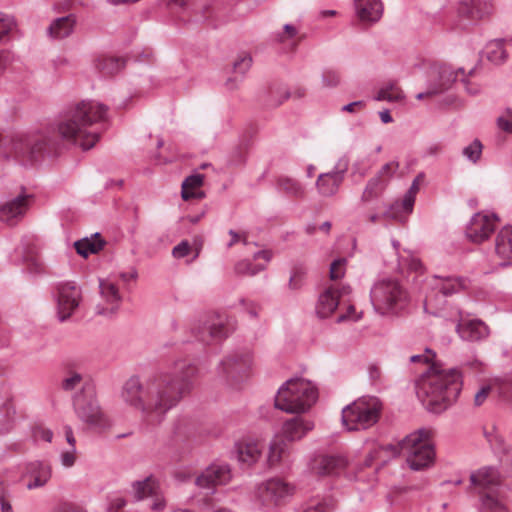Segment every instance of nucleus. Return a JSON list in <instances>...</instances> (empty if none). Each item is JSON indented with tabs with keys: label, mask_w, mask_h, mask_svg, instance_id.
<instances>
[{
	"label": "nucleus",
	"mask_w": 512,
	"mask_h": 512,
	"mask_svg": "<svg viewBox=\"0 0 512 512\" xmlns=\"http://www.w3.org/2000/svg\"><path fill=\"white\" fill-rule=\"evenodd\" d=\"M73 404L77 417L90 427L105 429L110 426V421L101 409L92 386H83L81 392L74 396Z\"/></svg>",
	"instance_id": "obj_11"
},
{
	"label": "nucleus",
	"mask_w": 512,
	"mask_h": 512,
	"mask_svg": "<svg viewBox=\"0 0 512 512\" xmlns=\"http://www.w3.org/2000/svg\"><path fill=\"white\" fill-rule=\"evenodd\" d=\"M405 98L402 89L395 83L389 82L380 88L375 100L377 101H388V102H400Z\"/></svg>",
	"instance_id": "obj_40"
},
{
	"label": "nucleus",
	"mask_w": 512,
	"mask_h": 512,
	"mask_svg": "<svg viewBox=\"0 0 512 512\" xmlns=\"http://www.w3.org/2000/svg\"><path fill=\"white\" fill-rule=\"evenodd\" d=\"M399 169V162L398 161H390L384 164L378 172L375 174L376 177L383 180L386 184H389L390 181L393 179L394 175Z\"/></svg>",
	"instance_id": "obj_45"
},
{
	"label": "nucleus",
	"mask_w": 512,
	"mask_h": 512,
	"mask_svg": "<svg viewBox=\"0 0 512 512\" xmlns=\"http://www.w3.org/2000/svg\"><path fill=\"white\" fill-rule=\"evenodd\" d=\"M82 383V375L77 372H73L65 377L62 381V388L65 391H72L76 389Z\"/></svg>",
	"instance_id": "obj_53"
},
{
	"label": "nucleus",
	"mask_w": 512,
	"mask_h": 512,
	"mask_svg": "<svg viewBox=\"0 0 512 512\" xmlns=\"http://www.w3.org/2000/svg\"><path fill=\"white\" fill-rule=\"evenodd\" d=\"M252 364L253 358L249 350L237 351L219 363L217 373L227 384L234 386L247 377Z\"/></svg>",
	"instance_id": "obj_12"
},
{
	"label": "nucleus",
	"mask_w": 512,
	"mask_h": 512,
	"mask_svg": "<svg viewBox=\"0 0 512 512\" xmlns=\"http://www.w3.org/2000/svg\"><path fill=\"white\" fill-rule=\"evenodd\" d=\"M498 221L499 218L495 213H475L466 227L467 238L474 243L486 241L495 231Z\"/></svg>",
	"instance_id": "obj_14"
},
{
	"label": "nucleus",
	"mask_w": 512,
	"mask_h": 512,
	"mask_svg": "<svg viewBox=\"0 0 512 512\" xmlns=\"http://www.w3.org/2000/svg\"><path fill=\"white\" fill-rule=\"evenodd\" d=\"M99 289L102 300L106 303V307L98 305L97 313L101 315H112L114 314L121 302L122 295L117 285L115 277H108L107 279L99 280Z\"/></svg>",
	"instance_id": "obj_18"
},
{
	"label": "nucleus",
	"mask_w": 512,
	"mask_h": 512,
	"mask_svg": "<svg viewBox=\"0 0 512 512\" xmlns=\"http://www.w3.org/2000/svg\"><path fill=\"white\" fill-rule=\"evenodd\" d=\"M431 76L437 80L431 82L433 88L429 93H442L448 90L457 79V72L447 65H432Z\"/></svg>",
	"instance_id": "obj_29"
},
{
	"label": "nucleus",
	"mask_w": 512,
	"mask_h": 512,
	"mask_svg": "<svg viewBox=\"0 0 512 512\" xmlns=\"http://www.w3.org/2000/svg\"><path fill=\"white\" fill-rule=\"evenodd\" d=\"M106 114L107 107L103 104L92 100L81 101L62 116L55 131L59 138L88 150L98 141V124L106 119Z\"/></svg>",
	"instance_id": "obj_2"
},
{
	"label": "nucleus",
	"mask_w": 512,
	"mask_h": 512,
	"mask_svg": "<svg viewBox=\"0 0 512 512\" xmlns=\"http://www.w3.org/2000/svg\"><path fill=\"white\" fill-rule=\"evenodd\" d=\"M338 304V295L335 288L330 287L319 296L316 313L320 318H327L335 311Z\"/></svg>",
	"instance_id": "obj_31"
},
{
	"label": "nucleus",
	"mask_w": 512,
	"mask_h": 512,
	"mask_svg": "<svg viewBox=\"0 0 512 512\" xmlns=\"http://www.w3.org/2000/svg\"><path fill=\"white\" fill-rule=\"evenodd\" d=\"M436 357V353L426 348L423 354H417L410 357V362L412 363H424V364H430L434 361Z\"/></svg>",
	"instance_id": "obj_57"
},
{
	"label": "nucleus",
	"mask_w": 512,
	"mask_h": 512,
	"mask_svg": "<svg viewBox=\"0 0 512 512\" xmlns=\"http://www.w3.org/2000/svg\"><path fill=\"white\" fill-rule=\"evenodd\" d=\"M263 448V444L254 439H242L235 444L238 461L247 466H251L259 460Z\"/></svg>",
	"instance_id": "obj_27"
},
{
	"label": "nucleus",
	"mask_w": 512,
	"mask_h": 512,
	"mask_svg": "<svg viewBox=\"0 0 512 512\" xmlns=\"http://www.w3.org/2000/svg\"><path fill=\"white\" fill-rule=\"evenodd\" d=\"M470 482L478 497V512H508L497 469L482 467L471 473Z\"/></svg>",
	"instance_id": "obj_5"
},
{
	"label": "nucleus",
	"mask_w": 512,
	"mask_h": 512,
	"mask_svg": "<svg viewBox=\"0 0 512 512\" xmlns=\"http://www.w3.org/2000/svg\"><path fill=\"white\" fill-rule=\"evenodd\" d=\"M136 500L151 497L153 502L151 510L159 512L166 507V501L160 491L158 481L153 477H147L142 481H136L132 485Z\"/></svg>",
	"instance_id": "obj_20"
},
{
	"label": "nucleus",
	"mask_w": 512,
	"mask_h": 512,
	"mask_svg": "<svg viewBox=\"0 0 512 512\" xmlns=\"http://www.w3.org/2000/svg\"><path fill=\"white\" fill-rule=\"evenodd\" d=\"M104 246V242L100 239L98 233L91 238H83L74 243L77 253L83 257L99 252Z\"/></svg>",
	"instance_id": "obj_36"
},
{
	"label": "nucleus",
	"mask_w": 512,
	"mask_h": 512,
	"mask_svg": "<svg viewBox=\"0 0 512 512\" xmlns=\"http://www.w3.org/2000/svg\"><path fill=\"white\" fill-rule=\"evenodd\" d=\"M52 477V467L48 462L34 460L26 463L21 472V479L25 481L28 490L44 487Z\"/></svg>",
	"instance_id": "obj_17"
},
{
	"label": "nucleus",
	"mask_w": 512,
	"mask_h": 512,
	"mask_svg": "<svg viewBox=\"0 0 512 512\" xmlns=\"http://www.w3.org/2000/svg\"><path fill=\"white\" fill-rule=\"evenodd\" d=\"M14 413L13 404L8 397L0 401V432H4L10 428Z\"/></svg>",
	"instance_id": "obj_41"
},
{
	"label": "nucleus",
	"mask_w": 512,
	"mask_h": 512,
	"mask_svg": "<svg viewBox=\"0 0 512 512\" xmlns=\"http://www.w3.org/2000/svg\"><path fill=\"white\" fill-rule=\"evenodd\" d=\"M99 66L105 74H114L124 67V61L114 57H107L99 62Z\"/></svg>",
	"instance_id": "obj_46"
},
{
	"label": "nucleus",
	"mask_w": 512,
	"mask_h": 512,
	"mask_svg": "<svg viewBox=\"0 0 512 512\" xmlns=\"http://www.w3.org/2000/svg\"><path fill=\"white\" fill-rule=\"evenodd\" d=\"M55 145V140L42 134L17 133L8 140L0 138V153L20 159L24 164H33L44 152H51Z\"/></svg>",
	"instance_id": "obj_6"
},
{
	"label": "nucleus",
	"mask_w": 512,
	"mask_h": 512,
	"mask_svg": "<svg viewBox=\"0 0 512 512\" xmlns=\"http://www.w3.org/2000/svg\"><path fill=\"white\" fill-rule=\"evenodd\" d=\"M462 390V374L457 368L439 369L434 364L417 383V396L433 413L445 411Z\"/></svg>",
	"instance_id": "obj_3"
},
{
	"label": "nucleus",
	"mask_w": 512,
	"mask_h": 512,
	"mask_svg": "<svg viewBox=\"0 0 512 512\" xmlns=\"http://www.w3.org/2000/svg\"><path fill=\"white\" fill-rule=\"evenodd\" d=\"M348 466V460L343 455H320L311 465V471L317 476H338Z\"/></svg>",
	"instance_id": "obj_21"
},
{
	"label": "nucleus",
	"mask_w": 512,
	"mask_h": 512,
	"mask_svg": "<svg viewBox=\"0 0 512 512\" xmlns=\"http://www.w3.org/2000/svg\"><path fill=\"white\" fill-rule=\"evenodd\" d=\"M348 167L349 160L342 157L336 162L331 171L320 174L316 181L318 193L324 197L334 196L344 181Z\"/></svg>",
	"instance_id": "obj_15"
},
{
	"label": "nucleus",
	"mask_w": 512,
	"mask_h": 512,
	"mask_svg": "<svg viewBox=\"0 0 512 512\" xmlns=\"http://www.w3.org/2000/svg\"><path fill=\"white\" fill-rule=\"evenodd\" d=\"M14 25L12 16L0 12V40L13 29Z\"/></svg>",
	"instance_id": "obj_55"
},
{
	"label": "nucleus",
	"mask_w": 512,
	"mask_h": 512,
	"mask_svg": "<svg viewBox=\"0 0 512 512\" xmlns=\"http://www.w3.org/2000/svg\"><path fill=\"white\" fill-rule=\"evenodd\" d=\"M33 437L36 441H45L50 443L53 438V432L43 426H37L33 430Z\"/></svg>",
	"instance_id": "obj_59"
},
{
	"label": "nucleus",
	"mask_w": 512,
	"mask_h": 512,
	"mask_svg": "<svg viewBox=\"0 0 512 512\" xmlns=\"http://www.w3.org/2000/svg\"><path fill=\"white\" fill-rule=\"evenodd\" d=\"M504 43V39H495L486 45L485 54L490 62L500 64L505 61L507 53L504 48Z\"/></svg>",
	"instance_id": "obj_39"
},
{
	"label": "nucleus",
	"mask_w": 512,
	"mask_h": 512,
	"mask_svg": "<svg viewBox=\"0 0 512 512\" xmlns=\"http://www.w3.org/2000/svg\"><path fill=\"white\" fill-rule=\"evenodd\" d=\"M294 493L295 487L292 484L280 478H271L256 487L255 505L259 509L272 511L290 501Z\"/></svg>",
	"instance_id": "obj_10"
},
{
	"label": "nucleus",
	"mask_w": 512,
	"mask_h": 512,
	"mask_svg": "<svg viewBox=\"0 0 512 512\" xmlns=\"http://www.w3.org/2000/svg\"><path fill=\"white\" fill-rule=\"evenodd\" d=\"M416 195L410 192H406L403 196V199L400 203L402 209L410 214L413 211L414 203H415ZM395 209L399 206V203L394 204Z\"/></svg>",
	"instance_id": "obj_61"
},
{
	"label": "nucleus",
	"mask_w": 512,
	"mask_h": 512,
	"mask_svg": "<svg viewBox=\"0 0 512 512\" xmlns=\"http://www.w3.org/2000/svg\"><path fill=\"white\" fill-rule=\"evenodd\" d=\"M251 65V56L249 54H243L233 64L234 73L243 76L250 69Z\"/></svg>",
	"instance_id": "obj_50"
},
{
	"label": "nucleus",
	"mask_w": 512,
	"mask_h": 512,
	"mask_svg": "<svg viewBox=\"0 0 512 512\" xmlns=\"http://www.w3.org/2000/svg\"><path fill=\"white\" fill-rule=\"evenodd\" d=\"M458 14L471 20H481L493 12L492 0H459Z\"/></svg>",
	"instance_id": "obj_24"
},
{
	"label": "nucleus",
	"mask_w": 512,
	"mask_h": 512,
	"mask_svg": "<svg viewBox=\"0 0 512 512\" xmlns=\"http://www.w3.org/2000/svg\"><path fill=\"white\" fill-rule=\"evenodd\" d=\"M81 290L71 282L59 283L54 291L56 316L60 322L68 320L79 307Z\"/></svg>",
	"instance_id": "obj_13"
},
{
	"label": "nucleus",
	"mask_w": 512,
	"mask_h": 512,
	"mask_svg": "<svg viewBox=\"0 0 512 512\" xmlns=\"http://www.w3.org/2000/svg\"><path fill=\"white\" fill-rule=\"evenodd\" d=\"M298 31L297 28L291 24H285L284 25V32L283 33H277L275 35V40L278 42H285L288 39H292L297 35Z\"/></svg>",
	"instance_id": "obj_62"
},
{
	"label": "nucleus",
	"mask_w": 512,
	"mask_h": 512,
	"mask_svg": "<svg viewBox=\"0 0 512 512\" xmlns=\"http://www.w3.org/2000/svg\"><path fill=\"white\" fill-rule=\"evenodd\" d=\"M492 391V386L490 384H483L476 391L473 399L474 406L479 407L483 405L486 400L489 398Z\"/></svg>",
	"instance_id": "obj_52"
},
{
	"label": "nucleus",
	"mask_w": 512,
	"mask_h": 512,
	"mask_svg": "<svg viewBox=\"0 0 512 512\" xmlns=\"http://www.w3.org/2000/svg\"><path fill=\"white\" fill-rule=\"evenodd\" d=\"M232 478L230 466L226 463H213L208 466L195 480V484L204 489H213L217 485H225Z\"/></svg>",
	"instance_id": "obj_19"
},
{
	"label": "nucleus",
	"mask_w": 512,
	"mask_h": 512,
	"mask_svg": "<svg viewBox=\"0 0 512 512\" xmlns=\"http://www.w3.org/2000/svg\"><path fill=\"white\" fill-rule=\"evenodd\" d=\"M322 85L326 88H335L340 84V75L336 70L325 69L321 76Z\"/></svg>",
	"instance_id": "obj_48"
},
{
	"label": "nucleus",
	"mask_w": 512,
	"mask_h": 512,
	"mask_svg": "<svg viewBox=\"0 0 512 512\" xmlns=\"http://www.w3.org/2000/svg\"><path fill=\"white\" fill-rule=\"evenodd\" d=\"M388 184H386L383 180L379 179L376 176H373L366 184L364 191L361 195V201L364 203H369L373 199H376L382 195V193L387 188Z\"/></svg>",
	"instance_id": "obj_37"
},
{
	"label": "nucleus",
	"mask_w": 512,
	"mask_h": 512,
	"mask_svg": "<svg viewBox=\"0 0 512 512\" xmlns=\"http://www.w3.org/2000/svg\"><path fill=\"white\" fill-rule=\"evenodd\" d=\"M30 203L29 195H19L0 206V220L13 226L26 213Z\"/></svg>",
	"instance_id": "obj_23"
},
{
	"label": "nucleus",
	"mask_w": 512,
	"mask_h": 512,
	"mask_svg": "<svg viewBox=\"0 0 512 512\" xmlns=\"http://www.w3.org/2000/svg\"><path fill=\"white\" fill-rule=\"evenodd\" d=\"M398 267L402 272L405 269L420 272L422 270V263L416 256L408 254L407 256L398 257Z\"/></svg>",
	"instance_id": "obj_44"
},
{
	"label": "nucleus",
	"mask_w": 512,
	"mask_h": 512,
	"mask_svg": "<svg viewBox=\"0 0 512 512\" xmlns=\"http://www.w3.org/2000/svg\"><path fill=\"white\" fill-rule=\"evenodd\" d=\"M288 441L281 436H276L269 445L267 461L269 466H276L289 456Z\"/></svg>",
	"instance_id": "obj_33"
},
{
	"label": "nucleus",
	"mask_w": 512,
	"mask_h": 512,
	"mask_svg": "<svg viewBox=\"0 0 512 512\" xmlns=\"http://www.w3.org/2000/svg\"><path fill=\"white\" fill-rule=\"evenodd\" d=\"M459 337L468 342H478L490 334L488 326L480 319L461 318L456 326Z\"/></svg>",
	"instance_id": "obj_22"
},
{
	"label": "nucleus",
	"mask_w": 512,
	"mask_h": 512,
	"mask_svg": "<svg viewBox=\"0 0 512 512\" xmlns=\"http://www.w3.org/2000/svg\"><path fill=\"white\" fill-rule=\"evenodd\" d=\"M196 373L191 361L178 359L144 382L138 376L130 377L123 384L120 396L124 403L141 413L145 425L156 426L190 392Z\"/></svg>",
	"instance_id": "obj_1"
},
{
	"label": "nucleus",
	"mask_w": 512,
	"mask_h": 512,
	"mask_svg": "<svg viewBox=\"0 0 512 512\" xmlns=\"http://www.w3.org/2000/svg\"><path fill=\"white\" fill-rule=\"evenodd\" d=\"M174 433L180 437H189L192 433L190 421L186 418H179L174 423Z\"/></svg>",
	"instance_id": "obj_51"
},
{
	"label": "nucleus",
	"mask_w": 512,
	"mask_h": 512,
	"mask_svg": "<svg viewBox=\"0 0 512 512\" xmlns=\"http://www.w3.org/2000/svg\"><path fill=\"white\" fill-rule=\"evenodd\" d=\"M400 449L406 457L407 465L414 471L426 469L434 462V447L425 429H419L407 435L400 442Z\"/></svg>",
	"instance_id": "obj_8"
},
{
	"label": "nucleus",
	"mask_w": 512,
	"mask_h": 512,
	"mask_svg": "<svg viewBox=\"0 0 512 512\" xmlns=\"http://www.w3.org/2000/svg\"><path fill=\"white\" fill-rule=\"evenodd\" d=\"M277 187L280 191L291 197L302 198L305 195V189L302 184L296 179L287 176H281L278 178Z\"/></svg>",
	"instance_id": "obj_38"
},
{
	"label": "nucleus",
	"mask_w": 512,
	"mask_h": 512,
	"mask_svg": "<svg viewBox=\"0 0 512 512\" xmlns=\"http://www.w3.org/2000/svg\"><path fill=\"white\" fill-rule=\"evenodd\" d=\"M381 218H385V219H399L397 213L395 212V206L394 205H391L389 207V209H387L383 214H378V213H372V214H369L368 216V220L371 222V223H376L378 222Z\"/></svg>",
	"instance_id": "obj_60"
},
{
	"label": "nucleus",
	"mask_w": 512,
	"mask_h": 512,
	"mask_svg": "<svg viewBox=\"0 0 512 512\" xmlns=\"http://www.w3.org/2000/svg\"><path fill=\"white\" fill-rule=\"evenodd\" d=\"M354 9L357 18L364 24L378 22L383 14L381 0H354Z\"/></svg>",
	"instance_id": "obj_25"
},
{
	"label": "nucleus",
	"mask_w": 512,
	"mask_h": 512,
	"mask_svg": "<svg viewBox=\"0 0 512 512\" xmlns=\"http://www.w3.org/2000/svg\"><path fill=\"white\" fill-rule=\"evenodd\" d=\"M429 285L444 296L458 293L468 287L467 279L450 275H434Z\"/></svg>",
	"instance_id": "obj_26"
},
{
	"label": "nucleus",
	"mask_w": 512,
	"mask_h": 512,
	"mask_svg": "<svg viewBox=\"0 0 512 512\" xmlns=\"http://www.w3.org/2000/svg\"><path fill=\"white\" fill-rule=\"evenodd\" d=\"M190 252V244L188 241H181L178 245H176L172 250V255L175 258H183L187 256Z\"/></svg>",
	"instance_id": "obj_64"
},
{
	"label": "nucleus",
	"mask_w": 512,
	"mask_h": 512,
	"mask_svg": "<svg viewBox=\"0 0 512 512\" xmlns=\"http://www.w3.org/2000/svg\"><path fill=\"white\" fill-rule=\"evenodd\" d=\"M306 267L303 263H295L291 268L288 286L291 290H299L304 284Z\"/></svg>",
	"instance_id": "obj_42"
},
{
	"label": "nucleus",
	"mask_w": 512,
	"mask_h": 512,
	"mask_svg": "<svg viewBox=\"0 0 512 512\" xmlns=\"http://www.w3.org/2000/svg\"><path fill=\"white\" fill-rule=\"evenodd\" d=\"M346 262L345 258H338L331 263L329 274L332 280H338L345 275Z\"/></svg>",
	"instance_id": "obj_49"
},
{
	"label": "nucleus",
	"mask_w": 512,
	"mask_h": 512,
	"mask_svg": "<svg viewBox=\"0 0 512 512\" xmlns=\"http://www.w3.org/2000/svg\"><path fill=\"white\" fill-rule=\"evenodd\" d=\"M370 300L375 312L379 315L397 317L408 308L410 295L399 280L386 277L373 284L370 290Z\"/></svg>",
	"instance_id": "obj_4"
},
{
	"label": "nucleus",
	"mask_w": 512,
	"mask_h": 512,
	"mask_svg": "<svg viewBox=\"0 0 512 512\" xmlns=\"http://www.w3.org/2000/svg\"><path fill=\"white\" fill-rule=\"evenodd\" d=\"M76 448H70L60 454V463L64 468H71L76 462Z\"/></svg>",
	"instance_id": "obj_58"
},
{
	"label": "nucleus",
	"mask_w": 512,
	"mask_h": 512,
	"mask_svg": "<svg viewBox=\"0 0 512 512\" xmlns=\"http://www.w3.org/2000/svg\"><path fill=\"white\" fill-rule=\"evenodd\" d=\"M75 18L72 14L55 19L47 28L48 35L53 39L69 36L74 28Z\"/></svg>",
	"instance_id": "obj_32"
},
{
	"label": "nucleus",
	"mask_w": 512,
	"mask_h": 512,
	"mask_svg": "<svg viewBox=\"0 0 512 512\" xmlns=\"http://www.w3.org/2000/svg\"><path fill=\"white\" fill-rule=\"evenodd\" d=\"M487 441L490 443L491 447L496 451L504 450V439L503 437L495 431L486 432L485 433Z\"/></svg>",
	"instance_id": "obj_56"
},
{
	"label": "nucleus",
	"mask_w": 512,
	"mask_h": 512,
	"mask_svg": "<svg viewBox=\"0 0 512 512\" xmlns=\"http://www.w3.org/2000/svg\"><path fill=\"white\" fill-rule=\"evenodd\" d=\"M318 399L316 386L304 378H292L284 382L275 396V407L287 413H303Z\"/></svg>",
	"instance_id": "obj_7"
},
{
	"label": "nucleus",
	"mask_w": 512,
	"mask_h": 512,
	"mask_svg": "<svg viewBox=\"0 0 512 512\" xmlns=\"http://www.w3.org/2000/svg\"><path fill=\"white\" fill-rule=\"evenodd\" d=\"M482 154V144L479 140H474L463 149V155L473 163H476Z\"/></svg>",
	"instance_id": "obj_47"
},
{
	"label": "nucleus",
	"mask_w": 512,
	"mask_h": 512,
	"mask_svg": "<svg viewBox=\"0 0 512 512\" xmlns=\"http://www.w3.org/2000/svg\"><path fill=\"white\" fill-rule=\"evenodd\" d=\"M314 427L313 422L302 417H294L283 424L281 437L288 442L303 438Z\"/></svg>",
	"instance_id": "obj_30"
},
{
	"label": "nucleus",
	"mask_w": 512,
	"mask_h": 512,
	"mask_svg": "<svg viewBox=\"0 0 512 512\" xmlns=\"http://www.w3.org/2000/svg\"><path fill=\"white\" fill-rule=\"evenodd\" d=\"M382 404L377 397H361L342 410V423L349 431L365 430L377 423Z\"/></svg>",
	"instance_id": "obj_9"
},
{
	"label": "nucleus",
	"mask_w": 512,
	"mask_h": 512,
	"mask_svg": "<svg viewBox=\"0 0 512 512\" xmlns=\"http://www.w3.org/2000/svg\"><path fill=\"white\" fill-rule=\"evenodd\" d=\"M495 253L501 266L512 261V225L504 226L496 235Z\"/></svg>",
	"instance_id": "obj_28"
},
{
	"label": "nucleus",
	"mask_w": 512,
	"mask_h": 512,
	"mask_svg": "<svg viewBox=\"0 0 512 512\" xmlns=\"http://www.w3.org/2000/svg\"><path fill=\"white\" fill-rule=\"evenodd\" d=\"M265 269V264H253L250 260H241L234 268L236 274L249 276H254Z\"/></svg>",
	"instance_id": "obj_43"
},
{
	"label": "nucleus",
	"mask_w": 512,
	"mask_h": 512,
	"mask_svg": "<svg viewBox=\"0 0 512 512\" xmlns=\"http://www.w3.org/2000/svg\"><path fill=\"white\" fill-rule=\"evenodd\" d=\"M126 505V501L119 495H114L109 498L107 512H119Z\"/></svg>",
	"instance_id": "obj_63"
},
{
	"label": "nucleus",
	"mask_w": 512,
	"mask_h": 512,
	"mask_svg": "<svg viewBox=\"0 0 512 512\" xmlns=\"http://www.w3.org/2000/svg\"><path fill=\"white\" fill-rule=\"evenodd\" d=\"M498 127L508 133H512V109L507 108L497 119Z\"/></svg>",
	"instance_id": "obj_54"
},
{
	"label": "nucleus",
	"mask_w": 512,
	"mask_h": 512,
	"mask_svg": "<svg viewBox=\"0 0 512 512\" xmlns=\"http://www.w3.org/2000/svg\"><path fill=\"white\" fill-rule=\"evenodd\" d=\"M336 507L337 500L331 494H326L310 499L303 512H334Z\"/></svg>",
	"instance_id": "obj_34"
},
{
	"label": "nucleus",
	"mask_w": 512,
	"mask_h": 512,
	"mask_svg": "<svg viewBox=\"0 0 512 512\" xmlns=\"http://www.w3.org/2000/svg\"><path fill=\"white\" fill-rule=\"evenodd\" d=\"M204 177L202 174H194L188 176L182 183L181 196L184 200L192 198H202L203 192L199 188L203 184Z\"/></svg>",
	"instance_id": "obj_35"
},
{
	"label": "nucleus",
	"mask_w": 512,
	"mask_h": 512,
	"mask_svg": "<svg viewBox=\"0 0 512 512\" xmlns=\"http://www.w3.org/2000/svg\"><path fill=\"white\" fill-rule=\"evenodd\" d=\"M193 335L204 344L218 342L227 336L226 327L218 317H205L192 324Z\"/></svg>",
	"instance_id": "obj_16"
}]
</instances>
